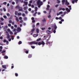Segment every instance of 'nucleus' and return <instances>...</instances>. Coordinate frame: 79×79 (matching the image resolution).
<instances>
[{
	"mask_svg": "<svg viewBox=\"0 0 79 79\" xmlns=\"http://www.w3.org/2000/svg\"><path fill=\"white\" fill-rule=\"evenodd\" d=\"M32 23H35V21L34 20H32Z\"/></svg>",
	"mask_w": 79,
	"mask_h": 79,
	"instance_id": "55",
	"label": "nucleus"
},
{
	"mask_svg": "<svg viewBox=\"0 0 79 79\" xmlns=\"http://www.w3.org/2000/svg\"><path fill=\"white\" fill-rule=\"evenodd\" d=\"M4 58H5V59H8V56H4Z\"/></svg>",
	"mask_w": 79,
	"mask_h": 79,
	"instance_id": "19",
	"label": "nucleus"
},
{
	"mask_svg": "<svg viewBox=\"0 0 79 79\" xmlns=\"http://www.w3.org/2000/svg\"><path fill=\"white\" fill-rule=\"evenodd\" d=\"M57 3H60V1L59 0H57Z\"/></svg>",
	"mask_w": 79,
	"mask_h": 79,
	"instance_id": "28",
	"label": "nucleus"
},
{
	"mask_svg": "<svg viewBox=\"0 0 79 79\" xmlns=\"http://www.w3.org/2000/svg\"><path fill=\"white\" fill-rule=\"evenodd\" d=\"M61 14H63V12L62 11H61L59 12V13H58L57 14V16H58L59 15H61Z\"/></svg>",
	"mask_w": 79,
	"mask_h": 79,
	"instance_id": "8",
	"label": "nucleus"
},
{
	"mask_svg": "<svg viewBox=\"0 0 79 79\" xmlns=\"http://www.w3.org/2000/svg\"><path fill=\"white\" fill-rule=\"evenodd\" d=\"M23 22V20H21L20 21V23H22Z\"/></svg>",
	"mask_w": 79,
	"mask_h": 79,
	"instance_id": "50",
	"label": "nucleus"
},
{
	"mask_svg": "<svg viewBox=\"0 0 79 79\" xmlns=\"http://www.w3.org/2000/svg\"><path fill=\"white\" fill-rule=\"evenodd\" d=\"M7 31L9 32V34H11V35H13V33L11 31V30L10 29H8Z\"/></svg>",
	"mask_w": 79,
	"mask_h": 79,
	"instance_id": "5",
	"label": "nucleus"
},
{
	"mask_svg": "<svg viewBox=\"0 0 79 79\" xmlns=\"http://www.w3.org/2000/svg\"><path fill=\"white\" fill-rule=\"evenodd\" d=\"M15 17L16 18V20L17 21V22H19V19H18V17H16V16H15Z\"/></svg>",
	"mask_w": 79,
	"mask_h": 79,
	"instance_id": "10",
	"label": "nucleus"
},
{
	"mask_svg": "<svg viewBox=\"0 0 79 79\" xmlns=\"http://www.w3.org/2000/svg\"><path fill=\"white\" fill-rule=\"evenodd\" d=\"M24 19L25 21H26V20H27V18L26 17L24 18Z\"/></svg>",
	"mask_w": 79,
	"mask_h": 79,
	"instance_id": "37",
	"label": "nucleus"
},
{
	"mask_svg": "<svg viewBox=\"0 0 79 79\" xmlns=\"http://www.w3.org/2000/svg\"><path fill=\"white\" fill-rule=\"evenodd\" d=\"M56 19L57 20H58V19H59V18H58V17H56Z\"/></svg>",
	"mask_w": 79,
	"mask_h": 79,
	"instance_id": "60",
	"label": "nucleus"
},
{
	"mask_svg": "<svg viewBox=\"0 0 79 79\" xmlns=\"http://www.w3.org/2000/svg\"><path fill=\"white\" fill-rule=\"evenodd\" d=\"M37 12H36L34 14V16H35V15H36V14H37Z\"/></svg>",
	"mask_w": 79,
	"mask_h": 79,
	"instance_id": "32",
	"label": "nucleus"
},
{
	"mask_svg": "<svg viewBox=\"0 0 79 79\" xmlns=\"http://www.w3.org/2000/svg\"><path fill=\"white\" fill-rule=\"evenodd\" d=\"M36 32L37 33H39V29L38 28H37L36 29Z\"/></svg>",
	"mask_w": 79,
	"mask_h": 79,
	"instance_id": "15",
	"label": "nucleus"
},
{
	"mask_svg": "<svg viewBox=\"0 0 79 79\" xmlns=\"http://www.w3.org/2000/svg\"><path fill=\"white\" fill-rule=\"evenodd\" d=\"M25 53H27V54H28L29 53V51H26L25 52Z\"/></svg>",
	"mask_w": 79,
	"mask_h": 79,
	"instance_id": "36",
	"label": "nucleus"
},
{
	"mask_svg": "<svg viewBox=\"0 0 79 79\" xmlns=\"http://www.w3.org/2000/svg\"><path fill=\"white\" fill-rule=\"evenodd\" d=\"M62 19V17H60L59 18V19Z\"/></svg>",
	"mask_w": 79,
	"mask_h": 79,
	"instance_id": "48",
	"label": "nucleus"
},
{
	"mask_svg": "<svg viewBox=\"0 0 79 79\" xmlns=\"http://www.w3.org/2000/svg\"><path fill=\"white\" fill-rule=\"evenodd\" d=\"M6 43H7V44H6L7 45H8V43H9L8 41V40H7L6 41Z\"/></svg>",
	"mask_w": 79,
	"mask_h": 79,
	"instance_id": "59",
	"label": "nucleus"
},
{
	"mask_svg": "<svg viewBox=\"0 0 79 79\" xmlns=\"http://www.w3.org/2000/svg\"><path fill=\"white\" fill-rule=\"evenodd\" d=\"M7 16L9 17V16H10V14H9V13H7Z\"/></svg>",
	"mask_w": 79,
	"mask_h": 79,
	"instance_id": "31",
	"label": "nucleus"
},
{
	"mask_svg": "<svg viewBox=\"0 0 79 79\" xmlns=\"http://www.w3.org/2000/svg\"><path fill=\"white\" fill-rule=\"evenodd\" d=\"M35 31V28H33V29H32L31 30V32H34V31Z\"/></svg>",
	"mask_w": 79,
	"mask_h": 79,
	"instance_id": "29",
	"label": "nucleus"
},
{
	"mask_svg": "<svg viewBox=\"0 0 79 79\" xmlns=\"http://www.w3.org/2000/svg\"><path fill=\"white\" fill-rule=\"evenodd\" d=\"M37 13L38 15H40V12H38Z\"/></svg>",
	"mask_w": 79,
	"mask_h": 79,
	"instance_id": "57",
	"label": "nucleus"
},
{
	"mask_svg": "<svg viewBox=\"0 0 79 79\" xmlns=\"http://www.w3.org/2000/svg\"><path fill=\"white\" fill-rule=\"evenodd\" d=\"M0 49H1L2 50V49H3V47H2V46H1L0 47Z\"/></svg>",
	"mask_w": 79,
	"mask_h": 79,
	"instance_id": "44",
	"label": "nucleus"
},
{
	"mask_svg": "<svg viewBox=\"0 0 79 79\" xmlns=\"http://www.w3.org/2000/svg\"><path fill=\"white\" fill-rule=\"evenodd\" d=\"M29 3L28 4V6H31V3H32V1H30L29 2Z\"/></svg>",
	"mask_w": 79,
	"mask_h": 79,
	"instance_id": "6",
	"label": "nucleus"
},
{
	"mask_svg": "<svg viewBox=\"0 0 79 79\" xmlns=\"http://www.w3.org/2000/svg\"><path fill=\"white\" fill-rule=\"evenodd\" d=\"M2 67L4 69H6V66L5 65H2Z\"/></svg>",
	"mask_w": 79,
	"mask_h": 79,
	"instance_id": "12",
	"label": "nucleus"
},
{
	"mask_svg": "<svg viewBox=\"0 0 79 79\" xmlns=\"http://www.w3.org/2000/svg\"><path fill=\"white\" fill-rule=\"evenodd\" d=\"M15 76H18V74L17 73H15Z\"/></svg>",
	"mask_w": 79,
	"mask_h": 79,
	"instance_id": "46",
	"label": "nucleus"
},
{
	"mask_svg": "<svg viewBox=\"0 0 79 79\" xmlns=\"http://www.w3.org/2000/svg\"><path fill=\"white\" fill-rule=\"evenodd\" d=\"M18 11H16L15 12V15H18Z\"/></svg>",
	"mask_w": 79,
	"mask_h": 79,
	"instance_id": "22",
	"label": "nucleus"
},
{
	"mask_svg": "<svg viewBox=\"0 0 79 79\" xmlns=\"http://www.w3.org/2000/svg\"><path fill=\"white\" fill-rule=\"evenodd\" d=\"M37 9H38L37 7H35V10H34L35 11H37Z\"/></svg>",
	"mask_w": 79,
	"mask_h": 79,
	"instance_id": "20",
	"label": "nucleus"
},
{
	"mask_svg": "<svg viewBox=\"0 0 79 79\" xmlns=\"http://www.w3.org/2000/svg\"><path fill=\"white\" fill-rule=\"evenodd\" d=\"M38 35H39V34H35L33 35V37H37Z\"/></svg>",
	"mask_w": 79,
	"mask_h": 79,
	"instance_id": "11",
	"label": "nucleus"
},
{
	"mask_svg": "<svg viewBox=\"0 0 79 79\" xmlns=\"http://www.w3.org/2000/svg\"><path fill=\"white\" fill-rule=\"evenodd\" d=\"M69 8L70 10L68 8H66V11H67L68 13H69L70 11V10H71V6H69Z\"/></svg>",
	"mask_w": 79,
	"mask_h": 79,
	"instance_id": "4",
	"label": "nucleus"
},
{
	"mask_svg": "<svg viewBox=\"0 0 79 79\" xmlns=\"http://www.w3.org/2000/svg\"><path fill=\"white\" fill-rule=\"evenodd\" d=\"M11 40V38L9 39L8 41H9V42H10Z\"/></svg>",
	"mask_w": 79,
	"mask_h": 79,
	"instance_id": "47",
	"label": "nucleus"
},
{
	"mask_svg": "<svg viewBox=\"0 0 79 79\" xmlns=\"http://www.w3.org/2000/svg\"><path fill=\"white\" fill-rule=\"evenodd\" d=\"M59 23H60V24H62V22L61 21H60Z\"/></svg>",
	"mask_w": 79,
	"mask_h": 79,
	"instance_id": "64",
	"label": "nucleus"
},
{
	"mask_svg": "<svg viewBox=\"0 0 79 79\" xmlns=\"http://www.w3.org/2000/svg\"><path fill=\"white\" fill-rule=\"evenodd\" d=\"M30 45L36 44V45H40L42 44L43 45H45V42H44L43 41L39 42H35V41H32L30 43Z\"/></svg>",
	"mask_w": 79,
	"mask_h": 79,
	"instance_id": "1",
	"label": "nucleus"
},
{
	"mask_svg": "<svg viewBox=\"0 0 79 79\" xmlns=\"http://www.w3.org/2000/svg\"><path fill=\"white\" fill-rule=\"evenodd\" d=\"M23 16V17H24V16H26V15H25V14H23L22 15Z\"/></svg>",
	"mask_w": 79,
	"mask_h": 79,
	"instance_id": "40",
	"label": "nucleus"
},
{
	"mask_svg": "<svg viewBox=\"0 0 79 79\" xmlns=\"http://www.w3.org/2000/svg\"><path fill=\"white\" fill-rule=\"evenodd\" d=\"M31 47L32 48H33V49L35 48V47H34V46H31Z\"/></svg>",
	"mask_w": 79,
	"mask_h": 79,
	"instance_id": "42",
	"label": "nucleus"
},
{
	"mask_svg": "<svg viewBox=\"0 0 79 79\" xmlns=\"http://www.w3.org/2000/svg\"><path fill=\"white\" fill-rule=\"evenodd\" d=\"M16 31V28H14L13 31V32L15 31V35L16 34H17V33H18V32Z\"/></svg>",
	"mask_w": 79,
	"mask_h": 79,
	"instance_id": "7",
	"label": "nucleus"
},
{
	"mask_svg": "<svg viewBox=\"0 0 79 79\" xmlns=\"http://www.w3.org/2000/svg\"><path fill=\"white\" fill-rule=\"evenodd\" d=\"M22 44V42L20 41L19 42V45H20V44Z\"/></svg>",
	"mask_w": 79,
	"mask_h": 79,
	"instance_id": "30",
	"label": "nucleus"
},
{
	"mask_svg": "<svg viewBox=\"0 0 79 79\" xmlns=\"http://www.w3.org/2000/svg\"><path fill=\"white\" fill-rule=\"evenodd\" d=\"M59 6V5H55V7H56V8H57L58 6Z\"/></svg>",
	"mask_w": 79,
	"mask_h": 79,
	"instance_id": "41",
	"label": "nucleus"
},
{
	"mask_svg": "<svg viewBox=\"0 0 79 79\" xmlns=\"http://www.w3.org/2000/svg\"><path fill=\"white\" fill-rule=\"evenodd\" d=\"M8 25L9 27H11V24H10V23L8 24Z\"/></svg>",
	"mask_w": 79,
	"mask_h": 79,
	"instance_id": "27",
	"label": "nucleus"
},
{
	"mask_svg": "<svg viewBox=\"0 0 79 79\" xmlns=\"http://www.w3.org/2000/svg\"><path fill=\"white\" fill-rule=\"evenodd\" d=\"M25 13H26V14H27L28 13V12H27V11H25Z\"/></svg>",
	"mask_w": 79,
	"mask_h": 79,
	"instance_id": "51",
	"label": "nucleus"
},
{
	"mask_svg": "<svg viewBox=\"0 0 79 79\" xmlns=\"http://www.w3.org/2000/svg\"><path fill=\"white\" fill-rule=\"evenodd\" d=\"M10 35H9V34H7V37H6V38L7 39H9V38H10Z\"/></svg>",
	"mask_w": 79,
	"mask_h": 79,
	"instance_id": "13",
	"label": "nucleus"
},
{
	"mask_svg": "<svg viewBox=\"0 0 79 79\" xmlns=\"http://www.w3.org/2000/svg\"><path fill=\"white\" fill-rule=\"evenodd\" d=\"M0 39H3V37H2V36H1L0 37Z\"/></svg>",
	"mask_w": 79,
	"mask_h": 79,
	"instance_id": "63",
	"label": "nucleus"
},
{
	"mask_svg": "<svg viewBox=\"0 0 79 79\" xmlns=\"http://www.w3.org/2000/svg\"><path fill=\"white\" fill-rule=\"evenodd\" d=\"M65 2V4L66 5H68L69 4V3L68 2V1H67V0H62V2L63 3L62 4L63 5H64V3Z\"/></svg>",
	"mask_w": 79,
	"mask_h": 79,
	"instance_id": "3",
	"label": "nucleus"
},
{
	"mask_svg": "<svg viewBox=\"0 0 79 79\" xmlns=\"http://www.w3.org/2000/svg\"><path fill=\"white\" fill-rule=\"evenodd\" d=\"M7 41V40H4L3 42H6Z\"/></svg>",
	"mask_w": 79,
	"mask_h": 79,
	"instance_id": "54",
	"label": "nucleus"
},
{
	"mask_svg": "<svg viewBox=\"0 0 79 79\" xmlns=\"http://www.w3.org/2000/svg\"><path fill=\"white\" fill-rule=\"evenodd\" d=\"M3 4L4 5H6V2H3Z\"/></svg>",
	"mask_w": 79,
	"mask_h": 79,
	"instance_id": "45",
	"label": "nucleus"
},
{
	"mask_svg": "<svg viewBox=\"0 0 79 79\" xmlns=\"http://www.w3.org/2000/svg\"><path fill=\"white\" fill-rule=\"evenodd\" d=\"M47 32L48 34H50V33H51V31H50V30H47Z\"/></svg>",
	"mask_w": 79,
	"mask_h": 79,
	"instance_id": "14",
	"label": "nucleus"
},
{
	"mask_svg": "<svg viewBox=\"0 0 79 79\" xmlns=\"http://www.w3.org/2000/svg\"><path fill=\"white\" fill-rule=\"evenodd\" d=\"M50 7V6L49 5H47V10H49V8Z\"/></svg>",
	"mask_w": 79,
	"mask_h": 79,
	"instance_id": "17",
	"label": "nucleus"
},
{
	"mask_svg": "<svg viewBox=\"0 0 79 79\" xmlns=\"http://www.w3.org/2000/svg\"><path fill=\"white\" fill-rule=\"evenodd\" d=\"M31 57H32V55L31 54H29L28 56V58H30Z\"/></svg>",
	"mask_w": 79,
	"mask_h": 79,
	"instance_id": "18",
	"label": "nucleus"
},
{
	"mask_svg": "<svg viewBox=\"0 0 79 79\" xmlns=\"http://www.w3.org/2000/svg\"><path fill=\"white\" fill-rule=\"evenodd\" d=\"M14 27L16 28L17 27V25H14Z\"/></svg>",
	"mask_w": 79,
	"mask_h": 79,
	"instance_id": "49",
	"label": "nucleus"
},
{
	"mask_svg": "<svg viewBox=\"0 0 79 79\" xmlns=\"http://www.w3.org/2000/svg\"><path fill=\"white\" fill-rule=\"evenodd\" d=\"M57 28V27H56V25H54L55 29V30H56V29Z\"/></svg>",
	"mask_w": 79,
	"mask_h": 79,
	"instance_id": "24",
	"label": "nucleus"
},
{
	"mask_svg": "<svg viewBox=\"0 0 79 79\" xmlns=\"http://www.w3.org/2000/svg\"><path fill=\"white\" fill-rule=\"evenodd\" d=\"M21 15V13H18V14H17V15L18 16H20V15Z\"/></svg>",
	"mask_w": 79,
	"mask_h": 79,
	"instance_id": "26",
	"label": "nucleus"
},
{
	"mask_svg": "<svg viewBox=\"0 0 79 79\" xmlns=\"http://www.w3.org/2000/svg\"><path fill=\"white\" fill-rule=\"evenodd\" d=\"M12 5H15V2H12Z\"/></svg>",
	"mask_w": 79,
	"mask_h": 79,
	"instance_id": "58",
	"label": "nucleus"
},
{
	"mask_svg": "<svg viewBox=\"0 0 79 79\" xmlns=\"http://www.w3.org/2000/svg\"><path fill=\"white\" fill-rule=\"evenodd\" d=\"M9 23H12V21L11 20H9Z\"/></svg>",
	"mask_w": 79,
	"mask_h": 79,
	"instance_id": "53",
	"label": "nucleus"
},
{
	"mask_svg": "<svg viewBox=\"0 0 79 79\" xmlns=\"http://www.w3.org/2000/svg\"><path fill=\"white\" fill-rule=\"evenodd\" d=\"M1 19L2 20V21H4V19L2 17L1 18Z\"/></svg>",
	"mask_w": 79,
	"mask_h": 79,
	"instance_id": "38",
	"label": "nucleus"
},
{
	"mask_svg": "<svg viewBox=\"0 0 79 79\" xmlns=\"http://www.w3.org/2000/svg\"><path fill=\"white\" fill-rule=\"evenodd\" d=\"M37 4L39 8H40V6L42 5V2L40 0H38L37 2Z\"/></svg>",
	"mask_w": 79,
	"mask_h": 79,
	"instance_id": "2",
	"label": "nucleus"
},
{
	"mask_svg": "<svg viewBox=\"0 0 79 79\" xmlns=\"http://www.w3.org/2000/svg\"><path fill=\"white\" fill-rule=\"evenodd\" d=\"M3 18H5V19H6V18H7V17H6V16L4 15L3 16Z\"/></svg>",
	"mask_w": 79,
	"mask_h": 79,
	"instance_id": "39",
	"label": "nucleus"
},
{
	"mask_svg": "<svg viewBox=\"0 0 79 79\" xmlns=\"http://www.w3.org/2000/svg\"><path fill=\"white\" fill-rule=\"evenodd\" d=\"M51 28L50 27H49L48 28V29L49 30H51Z\"/></svg>",
	"mask_w": 79,
	"mask_h": 79,
	"instance_id": "62",
	"label": "nucleus"
},
{
	"mask_svg": "<svg viewBox=\"0 0 79 79\" xmlns=\"http://www.w3.org/2000/svg\"><path fill=\"white\" fill-rule=\"evenodd\" d=\"M27 9V7H24V9L25 10H26Z\"/></svg>",
	"mask_w": 79,
	"mask_h": 79,
	"instance_id": "33",
	"label": "nucleus"
},
{
	"mask_svg": "<svg viewBox=\"0 0 79 79\" xmlns=\"http://www.w3.org/2000/svg\"><path fill=\"white\" fill-rule=\"evenodd\" d=\"M21 31V29L19 27H18L17 29V31L18 32H20Z\"/></svg>",
	"mask_w": 79,
	"mask_h": 79,
	"instance_id": "9",
	"label": "nucleus"
},
{
	"mask_svg": "<svg viewBox=\"0 0 79 79\" xmlns=\"http://www.w3.org/2000/svg\"><path fill=\"white\" fill-rule=\"evenodd\" d=\"M1 25H3L4 24V23H1Z\"/></svg>",
	"mask_w": 79,
	"mask_h": 79,
	"instance_id": "61",
	"label": "nucleus"
},
{
	"mask_svg": "<svg viewBox=\"0 0 79 79\" xmlns=\"http://www.w3.org/2000/svg\"><path fill=\"white\" fill-rule=\"evenodd\" d=\"M43 21L44 22H45L46 21V19H43Z\"/></svg>",
	"mask_w": 79,
	"mask_h": 79,
	"instance_id": "35",
	"label": "nucleus"
},
{
	"mask_svg": "<svg viewBox=\"0 0 79 79\" xmlns=\"http://www.w3.org/2000/svg\"><path fill=\"white\" fill-rule=\"evenodd\" d=\"M40 40H41V38H39L36 40V42H39V41H40Z\"/></svg>",
	"mask_w": 79,
	"mask_h": 79,
	"instance_id": "16",
	"label": "nucleus"
},
{
	"mask_svg": "<svg viewBox=\"0 0 79 79\" xmlns=\"http://www.w3.org/2000/svg\"><path fill=\"white\" fill-rule=\"evenodd\" d=\"M31 20H32V21H33V20H34V18L32 17L31 18Z\"/></svg>",
	"mask_w": 79,
	"mask_h": 79,
	"instance_id": "52",
	"label": "nucleus"
},
{
	"mask_svg": "<svg viewBox=\"0 0 79 79\" xmlns=\"http://www.w3.org/2000/svg\"><path fill=\"white\" fill-rule=\"evenodd\" d=\"M23 3L24 4H25V5H27L28 3L27 2H24Z\"/></svg>",
	"mask_w": 79,
	"mask_h": 79,
	"instance_id": "21",
	"label": "nucleus"
},
{
	"mask_svg": "<svg viewBox=\"0 0 79 79\" xmlns=\"http://www.w3.org/2000/svg\"><path fill=\"white\" fill-rule=\"evenodd\" d=\"M45 27H42L41 28V30L42 31H44V30H45Z\"/></svg>",
	"mask_w": 79,
	"mask_h": 79,
	"instance_id": "25",
	"label": "nucleus"
},
{
	"mask_svg": "<svg viewBox=\"0 0 79 79\" xmlns=\"http://www.w3.org/2000/svg\"><path fill=\"white\" fill-rule=\"evenodd\" d=\"M19 20H21V19H22V17H20L19 18Z\"/></svg>",
	"mask_w": 79,
	"mask_h": 79,
	"instance_id": "43",
	"label": "nucleus"
},
{
	"mask_svg": "<svg viewBox=\"0 0 79 79\" xmlns=\"http://www.w3.org/2000/svg\"><path fill=\"white\" fill-rule=\"evenodd\" d=\"M10 28L11 29L13 30V29H14V27L13 26H11V27H10Z\"/></svg>",
	"mask_w": 79,
	"mask_h": 79,
	"instance_id": "34",
	"label": "nucleus"
},
{
	"mask_svg": "<svg viewBox=\"0 0 79 79\" xmlns=\"http://www.w3.org/2000/svg\"><path fill=\"white\" fill-rule=\"evenodd\" d=\"M16 8V9H18V8H20V7L19 6H17Z\"/></svg>",
	"mask_w": 79,
	"mask_h": 79,
	"instance_id": "23",
	"label": "nucleus"
},
{
	"mask_svg": "<svg viewBox=\"0 0 79 79\" xmlns=\"http://www.w3.org/2000/svg\"><path fill=\"white\" fill-rule=\"evenodd\" d=\"M19 11H23V9H19Z\"/></svg>",
	"mask_w": 79,
	"mask_h": 79,
	"instance_id": "56",
	"label": "nucleus"
}]
</instances>
